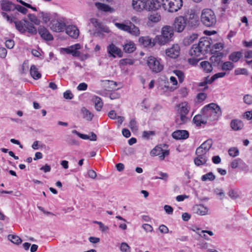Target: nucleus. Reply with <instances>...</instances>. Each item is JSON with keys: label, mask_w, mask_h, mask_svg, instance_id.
Instances as JSON below:
<instances>
[{"label": "nucleus", "mask_w": 252, "mask_h": 252, "mask_svg": "<svg viewBox=\"0 0 252 252\" xmlns=\"http://www.w3.org/2000/svg\"><path fill=\"white\" fill-rule=\"evenodd\" d=\"M177 118L176 122L178 125H182L188 122L189 118L187 115L190 110V106L187 102H182L176 106Z\"/></svg>", "instance_id": "obj_1"}, {"label": "nucleus", "mask_w": 252, "mask_h": 252, "mask_svg": "<svg viewBox=\"0 0 252 252\" xmlns=\"http://www.w3.org/2000/svg\"><path fill=\"white\" fill-rule=\"evenodd\" d=\"M201 113L211 121L218 120L221 115L220 108L214 103L204 106L201 110Z\"/></svg>", "instance_id": "obj_2"}, {"label": "nucleus", "mask_w": 252, "mask_h": 252, "mask_svg": "<svg viewBox=\"0 0 252 252\" xmlns=\"http://www.w3.org/2000/svg\"><path fill=\"white\" fill-rule=\"evenodd\" d=\"M161 35L156 36L155 39L160 45L165 44L172 40L174 36V29L170 26L162 27Z\"/></svg>", "instance_id": "obj_3"}, {"label": "nucleus", "mask_w": 252, "mask_h": 252, "mask_svg": "<svg viewBox=\"0 0 252 252\" xmlns=\"http://www.w3.org/2000/svg\"><path fill=\"white\" fill-rule=\"evenodd\" d=\"M200 20L202 23L208 27H213L217 22L216 16L214 12L211 9L208 8L202 10Z\"/></svg>", "instance_id": "obj_4"}, {"label": "nucleus", "mask_w": 252, "mask_h": 252, "mask_svg": "<svg viewBox=\"0 0 252 252\" xmlns=\"http://www.w3.org/2000/svg\"><path fill=\"white\" fill-rule=\"evenodd\" d=\"M161 4L164 10L174 12L181 8L183 1L182 0H162Z\"/></svg>", "instance_id": "obj_5"}, {"label": "nucleus", "mask_w": 252, "mask_h": 252, "mask_svg": "<svg viewBox=\"0 0 252 252\" xmlns=\"http://www.w3.org/2000/svg\"><path fill=\"white\" fill-rule=\"evenodd\" d=\"M160 61L154 56H150L147 60V64L153 72L158 73L161 71L163 68V65Z\"/></svg>", "instance_id": "obj_6"}, {"label": "nucleus", "mask_w": 252, "mask_h": 252, "mask_svg": "<svg viewBox=\"0 0 252 252\" xmlns=\"http://www.w3.org/2000/svg\"><path fill=\"white\" fill-rule=\"evenodd\" d=\"M1 15L10 23H12L13 22L15 25L16 29L20 32L21 33H25L26 32V30L25 29L26 24L24 22V19L22 21H14V19L15 18L13 17H11L4 12H2Z\"/></svg>", "instance_id": "obj_7"}, {"label": "nucleus", "mask_w": 252, "mask_h": 252, "mask_svg": "<svg viewBox=\"0 0 252 252\" xmlns=\"http://www.w3.org/2000/svg\"><path fill=\"white\" fill-rule=\"evenodd\" d=\"M182 17L184 18L187 25L190 27L195 26L198 24V17L192 10H188Z\"/></svg>", "instance_id": "obj_8"}, {"label": "nucleus", "mask_w": 252, "mask_h": 252, "mask_svg": "<svg viewBox=\"0 0 252 252\" xmlns=\"http://www.w3.org/2000/svg\"><path fill=\"white\" fill-rule=\"evenodd\" d=\"M166 145H163V147L166 146ZM152 156H158L160 160H162L165 157L169 154V150H164L162 148V145H160L155 147L150 152Z\"/></svg>", "instance_id": "obj_9"}, {"label": "nucleus", "mask_w": 252, "mask_h": 252, "mask_svg": "<svg viewBox=\"0 0 252 252\" xmlns=\"http://www.w3.org/2000/svg\"><path fill=\"white\" fill-rule=\"evenodd\" d=\"M188 25L182 16L176 17L174 22V29L178 32H182Z\"/></svg>", "instance_id": "obj_10"}, {"label": "nucleus", "mask_w": 252, "mask_h": 252, "mask_svg": "<svg viewBox=\"0 0 252 252\" xmlns=\"http://www.w3.org/2000/svg\"><path fill=\"white\" fill-rule=\"evenodd\" d=\"M189 55L193 57L199 58L197 60H193V62L192 63H196L197 62V60L202 59L201 56H204L205 54L202 50L199 48V46H197L196 44H194L192 46L191 48L189 50ZM191 59H189V62L191 63Z\"/></svg>", "instance_id": "obj_11"}, {"label": "nucleus", "mask_w": 252, "mask_h": 252, "mask_svg": "<svg viewBox=\"0 0 252 252\" xmlns=\"http://www.w3.org/2000/svg\"><path fill=\"white\" fill-rule=\"evenodd\" d=\"M107 50L109 57L116 58L117 56L121 58L123 56V52L121 50L113 43L109 45L107 47Z\"/></svg>", "instance_id": "obj_12"}, {"label": "nucleus", "mask_w": 252, "mask_h": 252, "mask_svg": "<svg viewBox=\"0 0 252 252\" xmlns=\"http://www.w3.org/2000/svg\"><path fill=\"white\" fill-rule=\"evenodd\" d=\"M196 45L197 46H199V48H200L205 55L208 52L210 47V39L206 37L201 38L199 42Z\"/></svg>", "instance_id": "obj_13"}, {"label": "nucleus", "mask_w": 252, "mask_h": 252, "mask_svg": "<svg viewBox=\"0 0 252 252\" xmlns=\"http://www.w3.org/2000/svg\"><path fill=\"white\" fill-rule=\"evenodd\" d=\"M180 47L178 44H174L172 46L166 50V55L171 58H176L180 53Z\"/></svg>", "instance_id": "obj_14"}, {"label": "nucleus", "mask_w": 252, "mask_h": 252, "mask_svg": "<svg viewBox=\"0 0 252 252\" xmlns=\"http://www.w3.org/2000/svg\"><path fill=\"white\" fill-rule=\"evenodd\" d=\"M132 6L137 11H141L147 8L146 0H132Z\"/></svg>", "instance_id": "obj_15"}, {"label": "nucleus", "mask_w": 252, "mask_h": 252, "mask_svg": "<svg viewBox=\"0 0 252 252\" xmlns=\"http://www.w3.org/2000/svg\"><path fill=\"white\" fill-rule=\"evenodd\" d=\"M66 33L71 38L77 39L79 35V31L74 25H69L65 28Z\"/></svg>", "instance_id": "obj_16"}, {"label": "nucleus", "mask_w": 252, "mask_h": 252, "mask_svg": "<svg viewBox=\"0 0 252 252\" xmlns=\"http://www.w3.org/2000/svg\"><path fill=\"white\" fill-rule=\"evenodd\" d=\"M172 137L176 140H184L189 136V132L186 130H177L172 134Z\"/></svg>", "instance_id": "obj_17"}, {"label": "nucleus", "mask_w": 252, "mask_h": 252, "mask_svg": "<svg viewBox=\"0 0 252 252\" xmlns=\"http://www.w3.org/2000/svg\"><path fill=\"white\" fill-rule=\"evenodd\" d=\"M192 211L194 213L199 215L204 216L208 214V208L202 204H197L193 206Z\"/></svg>", "instance_id": "obj_18"}, {"label": "nucleus", "mask_w": 252, "mask_h": 252, "mask_svg": "<svg viewBox=\"0 0 252 252\" xmlns=\"http://www.w3.org/2000/svg\"><path fill=\"white\" fill-rule=\"evenodd\" d=\"M0 3L1 9L3 11H10L15 10V4L8 0H1Z\"/></svg>", "instance_id": "obj_19"}, {"label": "nucleus", "mask_w": 252, "mask_h": 252, "mask_svg": "<svg viewBox=\"0 0 252 252\" xmlns=\"http://www.w3.org/2000/svg\"><path fill=\"white\" fill-rule=\"evenodd\" d=\"M156 40L152 39L149 36H141L139 38V42L144 47H153L156 44Z\"/></svg>", "instance_id": "obj_20"}, {"label": "nucleus", "mask_w": 252, "mask_h": 252, "mask_svg": "<svg viewBox=\"0 0 252 252\" xmlns=\"http://www.w3.org/2000/svg\"><path fill=\"white\" fill-rule=\"evenodd\" d=\"M51 29L56 32H61L65 28V24L62 21H54L51 24Z\"/></svg>", "instance_id": "obj_21"}, {"label": "nucleus", "mask_w": 252, "mask_h": 252, "mask_svg": "<svg viewBox=\"0 0 252 252\" xmlns=\"http://www.w3.org/2000/svg\"><path fill=\"white\" fill-rule=\"evenodd\" d=\"M146 2L147 8L146 9L149 11L157 10L162 5L161 3L158 0H148V1H146Z\"/></svg>", "instance_id": "obj_22"}, {"label": "nucleus", "mask_w": 252, "mask_h": 252, "mask_svg": "<svg viewBox=\"0 0 252 252\" xmlns=\"http://www.w3.org/2000/svg\"><path fill=\"white\" fill-rule=\"evenodd\" d=\"M38 32L42 38L46 40H51L53 37L49 32L44 27L40 26L38 28Z\"/></svg>", "instance_id": "obj_23"}, {"label": "nucleus", "mask_w": 252, "mask_h": 252, "mask_svg": "<svg viewBox=\"0 0 252 252\" xmlns=\"http://www.w3.org/2000/svg\"><path fill=\"white\" fill-rule=\"evenodd\" d=\"M243 124L241 120L234 119L232 120L230 123V126L234 130H239L243 127Z\"/></svg>", "instance_id": "obj_24"}, {"label": "nucleus", "mask_w": 252, "mask_h": 252, "mask_svg": "<svg viewBox=\"0 0 252 252\" xmlns=\"http://www.w3.org/2000/svg\"><path fill=\"white\" fill-rule=\"evenodd\" d=\"M92 100L94 103L96 110L100 111L103 106V102L101 98L97 96H94Z\"/></svg>", "instance_id": "obj_25"}, {"label": "nucleus", "mask_w": 252, "mask_h": 252, "mask_svg": "<svg viewBox=\"0 0 252 252\" xmlns=\"http://www.w3.org/2000/svg\"><path fill=\"white\" fill-rule=\"evenodd\" d=\"M136 47L132 41H129L123 45V50L126 53H131L134 51Z\"/></svg>", "instance_id": "obj_26"}, {"label": "nucleus", "mask_w": 252, "mask_h": 252, "mask_svg": "<svg viewBox=\"0 0 252 252\" xmlns=\"http://www.w3.org/2000/svg\"><path fill=\"white\" fill-rule=\"evenodd\" d=\"M207 159V156H196V157L194 159V162L196 165L200 166L205 164Z\"/></svg>", "instance_id": "obj_27"}, {"label": "nucleus", "mask_w": 252, "mask_h": 252, "mask_svg": "<svg viewBox=\"0 0 252 252\" xmlns=\"http://www.w3.org/2000/svg\"><path fill=\"white\" fill-rule=\"evenodd\" d=\"M24 22L26 24L25 29L26 31L31 34L34 35L37 33V30L34 26L31 23H30L27 19H24Z\"/></svg>", "instance_id": "obj_28"}, {"label": "nucleus", "mask_w": 252, "mask_h": 252, "mask_svg": "<svg viewBox=\"0 0 252 252\" xmlns=\"http://www.w3.org/2000/svg\"><path fill=\"white\" fill-rule=\"evenodd\" d=\"M95 5L96 8L104 12H112L114 11L113 9L110 7L108 5L100 2H96Z\"/></svg>", "instance_id": "obj_29"}, {"label": "nucleus", "mask_w": 252, "mask_h": 252, "mask_svg": "<svg viewBox=\"0 0 252 252\" xmlns=\"http://www.w3.org/2000/svg\"><path fill=\"white\" fill-rule=\"evenodd\" d=\"M30 74L32 77L35 80L39 79L41 75L39 72L37 68L34 65H32L30 68Z\"/></svg>", "instance_id": "obj_30"}, {"label": "nucleus", "mask_w": 252, "mask_h": 252, "mask_svg": "<svg viewBox=\"0 0 252 252\" xmlns=\"http://www.w3.org/2000/svg\"><path fill=\"white\" fill-rule=\"evenodd\" d=\"M129 30L127 32L129 33L132 35L137 36L140 34V30L139 28L133 24L131 22H129Z\"/></svg>", "instance_id": "obj_31"}, {"label": "nucleus", "mask_w": 252, "mask_h": 252, "mask_svg": "<svg viewBox=\"0 0 252 252\" xmlns=\"http://www.w3.org/2000/svg\"><path fill=\"white\" fill-rule=\"evenodd\" d=\"M71 55L75 57H79L81 56V53L80 51H78L79 49L81 48V45L80 44L77 43L74 45H71Z\"/></svg>", "instance_id": "obj_32"}, {"label": "nucleus", "mask_w": 252, "mask_h": 252, "mask_svg": "<svg viewBox=\"0 0 252 252\" xmlns=\"http://www.w3.org/2000/svg\"><path fill=\"white\" fill-rule=\"evenodd\" d=\"M193 121L197 126H200L202 124L207 123V121L203 119L201 115H195L193 119Z\"/></svg>", "instance_id": "obj_33"}, {"label": "nucleus", "mask_w": 252, "mask_h": 252, "mask_svg": "<svg viewBox=\"0 0 252 252\" xmlns=\"http://www.w3.org/2000/svg\"><path fill=\"white\" fill-rule=\"evenodd\" d=\"M81 112L83 114V118L87 121H91L94 117V115L90 112L86 108L83 107L81 109Z\"/></svg>", "instance_id": "obj_34"}, {"label": "nucleus", "mask_w": 252, "mask_h": 252, "mask_svg": "<svg viewBox=\"0 0 252 252\" xmlns=\"http://www.w3.org/2000/svg\"><path fill=\"white\" fill-rule=\"evenodd\" d=\"M8 239L13 244L19 245L22 242L21 239L17 235L9 234L7 236Z\"/></svg>", "instance_id": "obj_35"}, {"label": "nucleus", "mask_w": 252, "mask_h": 252, "mask_svg": "<svg viewBox=\"0 0 252 252\" xmlns=\"http://www.w3.org/2000/svg\"><path fill=\"white\" fill-rule=\"evenodd\" d=\"M200 66L206 72H210L213 68L212 65L208 61H203L200 63Z\"/></svg>", "instance_id": "obj_36"}, {"label": "nucleus", "mask_w": 252, "mask_h": 252, "mask_svg": "<svg viewBox=\"0 0 252 252\" xmlns=\"http://www.w3.org/2000/svg\"><path fill=\"white\" fill-rule=\"evenodd\" d=\"M242 57V53L241 52H233L231 54L229 58V60L233 62H237Z\"/></svg>", "instance_id": "obj_37"}, {"label": "nucleus", "mask_w": 252, "mask_h": 252, "mask_svg": "<svg viewBox=\"0 0 252 252\" xmlns=\"http://www.w3.org/2000/svg\"><path fill=\"white\" fill-rule=\"evenodd\" d=\"M213 145V141L212 139H208L202 143L200 147H201L204 150L209 152L211 147Z\"/></svg>", "instance_id": "obj_38"}, {"label": "nucleus", "mask_w": 252, "mask_h": 252, "mask_svg": "<svg viewBox=\"0 0 252 252\" xmlns=\"http://www.w3.org/2000/svg\"><path fill=\"white\" fill-rule=\"evenodd\" d=\"M115 26L119 30L127 32L130 29L129 25L125 23H115Z\"/></svg>", "instance_id": "obj_39"}, {"label": "nucleus", "mask_w": 252, "mask_h": 252, "mask_svg": "<svg viewBox=\"0 0 252 252\" xmlns=\"http://www.w3.org/2000/svg\"><path fill=\"white\" fill-rule=\"evenodd\" d=\"M211 78H209V77H206L204 78L203 81L199 82L198 84V86L199 87H204V90H207L208 88V86H207L208 84H211L212 82H211Z\"/></svg>", "instance_id": "obj_40"}, {"label": "nucleus", "mask_w": 252, "mask_h": 252, "mask_svg": "<svg viewBox=\"0 0 252 252\" xmlns=\"http://www.w3.org/2000/svg\"><path fill=\"white\" fill-rule=\"evenodd\" d=\"M215 176L213 174V173L211 172H209L204 175H203L202 177H201V180L203 181H207V180H209V181H213L215 179Z\"/></svg>", "instance_id": "obj_41"}, {"label": "nucleus", "mask_w": 252, "mask_h": 252, "mask_svg": "<svg viewBox=\"0 0 252 252\" xmlns=\"http://www.w3.org/2000/svg\"><path fill=\"white\" fill-rule=\"evenodd\" d=\"M234 66L233 63L230 62H226L224 63L221 66L222 70H230L234 68Z\"/></svg>", "instance_id": "obj_42"}, {"label": "nucleus", "mask_w": 252, "mask_h": 252, "mask_svg": "<svg viewBox=\"0 0 252 252\" xmlns=\"http://www.w3.org/2000/svg\"><path fill=\"white\" fill-rule=\"evenodd\" d=\"M39 17L42 18L43 22L47 23L50 20V16L49 13L41 12L39 13Z\"/></svg>", "instance_id": "obj_43"}, {"label": "nucleus", "mask_w": 252, "mask_h": 252, "mask_svg": "<svg viewBox=\"0 0 252 252\" xmlns=\"http://www.w3.org/2000/svg\"><path fill=\"white\" fill-rule=\"evenodd\" d=\"M29 20L31 21L32 23L36 25H39L40 24V21L37 19V18L32 14H29L28 15Z\"/></svg>", "instance_id": "obj_44"}, {"label": "nucleus", "mask_w": 252, "mask_h": 252, "mask_svg": "<svg viewBox=\"0 0 252 252\" xmlns=\"http://www.w3.org/2000/svg\"><path fill=\"white\" fill-rule=\"evenodd\" d=\"M206 233L208 234L210 236H213L214 235L213 232L212 231L210 230H202L200 232H198L197 234L201 237L204 238L205 239L207 240H209V238L205 235V234H202V233Z\"/></svg>", "instance_id": "obj_45"}, {"label": "nucleus", "mask_w": 252, "mask_h": 252, "mask_svg": "<svg viewBox=\"0 0 252 252\" xmlns=\"http://www.w3.org/2000/svg\"><path fill=\"white\" fill-rule=\"evenodd\" d=\"M239 150L235 147H232L228 150V154L229 156L232 157H235L239 155Z\"/></svg>", "instance_id": "obj_46"}, {"label": "nucleus", "mask_w": 252, "mask_h": 252, "mask_svg": "<svg viewBox=\"0 0 252 252\" xmlns=\"http://www.w3.org/2000/svg\"><path fill=\"white\" fill-rule=\"evenodd\" d=\"M173 72L178 77L179 82L182 83L184 81L185 78L184 73L182 71L179 70H174Z\"/></svg>", "instance_id": "obj_47"}, {"label": "nucleus", "mask_w": 252, "mask_h": 252, "mask_svg": "<svg viewBox=\"0 0 252 252\" xmlns=\"http://www.w3.org/2000/svg\"><path fill=\"white\" fill-rule=\"evenodd\" d=\"M96 30L98 31L97 33H100L101 32L106 33H108L110 32L109 28L106 26H104V25L102 24L101 23L99 24Z\"/></svg>", "instance_id": "obj_48"}, {"label": "nucleus", "mask_w": 252, "mask_h": 252, "mask_svg": "<svg viewBox=\"0 0 252 252\" xmlns=\"http://www.w3.org/2000/svg\"><path fill=\"white\" fill-rule=\"evenodd\" d=\"M120 250L123 252H130V248L128 245L125 242H123L121 244Z\"/></svg>", "instance_id": "obj_49"}, {"label": "nucleus", "mask_w": 252, "mask_h": 252, "mask_svg": "<svg viewBox=\"0 0 252 252\" xmlns=\"http://www.w3.org/2000/svg\"><path fill=\"white\" fill-rule=\"evenodd\" d=\"M149 20L153 22H158L160 20V16L158 14H152L149 16Z\"/></svg>", "instance_id": "obj_50"}, {"label": "nucleus", "mask_w": 252, "mask_h": 252, "mask_svg": "<svg viewBox=\"0 0 252 252\" xmlns=\"http://www.w3.org/2000/svg\"><path fill=\"white\" fill-rule=\"evenodd\" d=\"M226 74L225 72H221L217 73L215 74H214L211 78V82H213L216 79L224 77Z\"/></svg>", "instance_id": "obj_51"}, {"label": "nucleus", "mask_w": 252, "mask_h": 252, "mask_svg": "<svg viewBox=\"0 0 252 252\" xmlns=\"http://www.w3.org/2000/svg\"><path fill=\"white\" fill-rule=\"evenodd\" d=\"M207 151L204 150L201 147H198L195 151V154L196 156H206Z\"/></svg>", "instance_id": "obj_52"}, {"label": "nucleus", "mask_w": 252, "mask_h": 252, "mask_svg": "<svg viewBox=\"0 0 252 252\" xmlns=\"http://www.w3.org/2000/svg\"><path fill=\"white\" fill-rule=\"evenodd\" d=\"M128 126L132 131H136L137 130L136 122L134 119H132L130 120Z\"/></svg>", "instance_id": "obj_53"}, {"label": "nucleus", "mask_w": 252, "mask_h": 252, "mask_svg": "<svg viewBox=\"0 0 252 252\" xmlns=\"http://www.w3.org/2000/svg\"><path fill=\"white\" fill-rule=\"evenodd\" d=\"M15 9L18 12H20L24 14H25L28 12V9L27 8L20 5L15 4Z\"/></svg>", "instance_id": "obj_54"}, {"label": "nucleus", "mask_w": 252, "mask_h": 252, "mask_svg": "<svg viewBox=\"0 0 252 252\" xmlns=\"http://www.w3.org/2000/svg\"><path fill=\"white\" fill-rule=\"evenodd\" d=\"M228 195L232 199H236L239 197L237 192L233 189H230L228 192Z\"/></svg>", "instance_id": "obj_55"}, {"label": "nucleus", "mask_w": 252, "mask_h": 252, "mask_svg": "<svg viewBox=\"0 0 252 252\" xmlns=\"http://www.w3.org/2000/svg\"><path fill=\"white\" fill-rule=\"evenodd\" d=\"M244 101L247 104H252V95L246 94L244 96Z\"/></svg>", "instance_id": "obj_56"}, {"label": "nucleus", "mask_w": 252, "mask_h": 252, "mask_svg": "<svg viewBox=\"0 0 252 252\" xmlns=\"http://www.w3.org/2000/svg\"><path fill=\"white\" fill-rule=\"evenodd\" d=\"M72 133L76 134L77 136H78L80 138L87 140L89 137H88V135L82 134L77 131L76 130H73L72 131Z\"/></svg>", "instance_id": "obj_57"}, {"label": "nucleus", "mask_w": 252, "mask_h": 252, "mask_svg": "<svg viewBox=\"0 0 252 252\" xmlns=\"http://www.w3.org/2000/svg\"><path fill=\"white\" fill-rule=\"evenodd\" d=\"M73 96V95L70 90H67L63 93V97L65 99H71Z\"/></svg>", "instance_id": "obj_58"}, {"label": "nucleus", "mask_w": 252, "mask_h": 252, "mask_svg": "<svg viewBox=\"0 0 252 252\" xmlns=\"http://www.w3.org/2000/svg\"><path fill=\"white\" fill-rule=\"evenodd\" d=\"M95 223L99 225L100 229L103 232L106 231L109 229L107 226L104 225L101 222L95 221Z\"/></svg>", "instance_id": "obj_59"}, {"label": "nucleus", "mask_w": 252, "mask_h": 252, "mask_svg": "<svg viewBox=\"0 0 252 252\" xmlns=\"http://www.w3.org/2000/svg\"><path fill=\"white\" fill-rule=\"evenodd\" d=\"M5 44L7 48L12 49L14 46V42L13 40L8 39L5 41Z\"/></svg>", "instance_id": "obj_60"}, {"label": "nucleus", "mask_w": 252, "mask_h": 252, "mask_svg": "<svg viewBox=\"0 0 252 252\" xmlns=\"http://www.w3.org/2000/svg\"><path fill=\"white\" fill-rule=\"evenodd\" d=\"M154 134L155 132L153 131H144L143 132V137L146 139H149L150 136L154 135Z\"/></svg>", "instance_id": "obj_61"}, {"label": "nucleus", "mask_w": 252, "mask_h": 252, "mask_svg": "<svg viewBox=\"0 0 252 252\" xmlns=\"http://www.w3.org/2000/svg\"><path fill=\"white\" fill-rule=\"evenodd\" d=\"M164 210L165 212L169 215L172 214L173 209L172 207L169 205H165L164 206Z\"/></svg>", "instance_id": "obj_62"}, {"label": "nucleus", "mask_w": 252, "mask_h": 252, "mask_svg": "<svg viewBox=\"0 0 252 252\" xmlns=\"http://www.w3.org/2000/svg\"><path fill=\"white\" fill-rule=\"evenodd\" d=\"M240 161H241V159L240 158L234 159L231 163V167L233 169L236 168L239 165Z\"/></svg>", "instance_id": "obj_63"}, {"label": "nucleus", "mask_w": 252, "mask_h": 252, "mask_svg": "<svg viewBox=\"0 0 252 252\" xmlns=\"http://www.w3.org/2000/svg\"><path fill=\"white\" fill-rule=\"evenodd\" d=\"M206 94L203 93H199L197 95V99L200 101H202L204 100L206 98Z\"/></svg>", "instance_id": "obj_64"}]
</instances>
